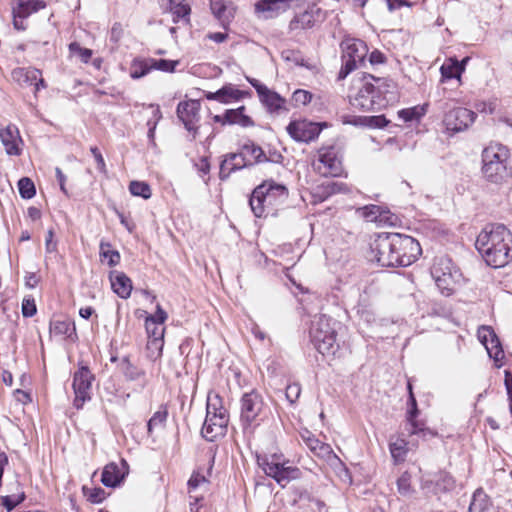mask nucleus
<instances>
[{
  "label": "nucleus",
  "mask_w": 512,
  "mask_h": 512,
  "mask_svg": "<svg viewBox=\"0 0 512 512\" xmlns=\"http://www.w3.org/2000/svg\"><path fill=\"white\" fill-rule=\"evenodd\" d=\"M374 259L382 267H406L421 255L419 242L399 233H379L371 243Z\"/></svg>",
  "instance_id": "1"
},
{
  "label": "nucleus",
  "mask_w": 512,
  "mask_h": 512,
  "mask_svg": "<svg viewBox=\"0 0 512 512\" xmlns=\"http://www.w3.org/2000/svg\"><path fill=\"white\" fill-rule=\"evenodd\" d=\"M475 246L491 267H503L512 260V233L503 224L486 225L477 236Z\"/></svg>",
  "instance_id": "2"
},
{
  "label": "nucleus",
  "mask_w": 512,
  "mask_h": 512,
  "mask_svg": "<svg viewBox=\"0 0 512 512\" xmlns=\"http://www.w3.org/2000/svg\"><path fill=\"white\" fill-rule=\"evenodd\" d=\"M391 88L394 85L387 79L363 73L354 83L356 92L349 95L350 104L364 112L381 110L394 99Z\"/></svg>",
  "instance_id": "3"
},
{
  "label": "nucleus",
  "mask_w": 512,
  "mask_h": 512,
  "mask_svg": "<svg viewBox=\"0 0 512 512\" xmlns=\"http://www.w3.org/2000/svg\"><path fill=\"white\" fill-rule=\"evenodd\" d=\"M229 415L223 406L222 398L218 394H209L206 404V418L201 429L202 436L210 442L227 432Z\"/></svg>",
  "instance_id": "4"
},
{
  "label": "nucleus",
  "mask_w": 512,
  "mask_h": 512,
  "mask_svg": "<svg viewBox=\"0 0 512 512\" xmlns=\"http://www.w3.org/2000/svg\"><path fill=\"white\" fill-rule=\"evenodd\" d=\"M336 321L326 315L315 316L309 335L314 347L322 355H334L338 350Z\"/></svg>",
  "instance_id": "5"
},
{
  "label": "nucleus",
  "mask_w": 512,
  "mask_h": 512,
  "mask_svg": "<svg viewBox=\"0 0 512 512\" xmlns=\"http://www.w3.org/2000/svg\"><path fill=\"white\" fill-rule=\"evenodd\" d=\"M508 150L502 145H490L482 152V173L493 183H500L509 175Z\"/></svg>",
  "instance_id": "6"
},
{
  "label": "nucleus",
  "mask_w": 512,
  "mask_h": 512,
  "mask_svg": "<svg viewBox=\"0 0 512 512\" xmlns=\"http://www.w3.org/2000/svg\"><path fill=\"white\" fill-rule=\"evenodd\" d=\"M268 406L260 392L253 389L240 399V422L244 430L259 426L267 417Z\"/></svg>",
  "instance_id": "7"
},
{
  "label": "nucleus",
  "mask_w": 512,
  "mask_h": 512,
  "mask_svg": "<svg viewBox=\"0 0 512 512\" xmlns=\"http://www.w3.org/2000/svg\"><path fill=\"white\" fill-rule=\"evenodd\" d=\"M342 67L338 79L346 78L352 71L365 64L368 54L366 43L360 39H348L341 43Z\"/></svg>",
  "instance_id": "8"
},
{
  "label": "nucleus",
  "mask_w": 512,
  "mask_h": 512,
  "mask_svg": "<svg viewBox=\"0 0 512 512\" xmlns=\"http://www.w3.org/2000/svg\"><path fill=\"white\" fill-rule=\"evenodd\" d=\"M257 461L264 473L273 478L282 487H285L291 480L300 477L301 472L299 468L287 466L286 463L279 462L275 454L270 457H258Z\"/></svg>",
  "instance_id": "9"
},
{
  "label": "nucleus",
  "mask_w": 512,
  "mask_h": 512,
  "mask_svg": "<svg viewBox=\"0 0 512 512\" xmlns=\"http://www.w3.org/2000/svg\"><path fill=\"white\" fill-rule=\"evenodd\" d=\"M167 318L168 315L160 304L156 306V312L154 314L147 315L145 319V329L148 336V349L157 350L161 353L164 345V323Z\"/></svg>",
  "instance_id": "10"
},
{
  "label": "nucleus",
  "mask_w": 512,
  "mask_h": 512,
  "mask_svg": "<svg viewBox=\"0 0 512 512\" xmlns=\"http://www.w3.org/2000/svg\"><path fill=\"white\" fill-rule=\"evenodd\" d=\"M95 376L90 371L88 366L81 365L74 372L72 388L74 391L73 406L79 410L83 407L84 403L91 400L92 382Z\"/></svg>",
  "instance_id": "11"
},
{
  "label": "nucleus",
  "mask_w": 512,
  "mask_h": 512,
  "mask_svg": "<svg viewBox=\"0 0 512 512\" xmlns=\"http://www.w3.org/2000/svg\"><path fill=\"white\" fill-rule=\"evenodd\" d=\"M477 114L464 107H454L447 110L443 117V124L452 134L468 129L476 120Z\"/></svg>",
  "instance_id": "12"
},
{
  "label": "nucleus",
  "mask_w": 512,
  "mask_h": 512,
  "mask_svg": "<svg viewBox=\"0 0 512 512\" xmlns=\"http://www.w3.org/2000/svg\"><path fill=\"white\" fill-rule=\"evenodd\" d=\"M45 7L46 3L42 0H13L11 9L14 28L18 31L26 30L28 17Z\"/></svg>",
  "instance_id": "13"
},
{
  "label": "nucleus",
  "mask_w": 512,
  "mask_h": 512,
  "mask_svg": "<svg viewBox=\"0 0 512 512\" xmlns=\"http://www.w3.org/2000/svg\"><path fill=\"white\" fill-rule=\"evenodd\" d=\"M200 108V101L193 99L180 102L177 106V116L185 128L192 133L193 140L196 138L199 130L197 123L200 120Z\"/></svg>",
  "instance_id": "14"
},
{
  "label": "nucleus",
  "mask_w": 512,
  "mask_h": 512,
  "mask_svg": "<svg viewBox=\"0 0 512 512\" xmlns=\"http://www.w3.org/2000/svg\"><path fill=\"white\" fill-rule=\"evenodd\" d=\"M286 130L295 141L309 143L319 136L322 127L319 123L298 120L291 121L286 127Z\"/></svg>",
  "instance_id": "15"
},
{
  "label": "nucleus",
  "mask_w": 512,
  "mask_h": 512,
  "mask_svg": "<svg viewBox=\"0 0 512 512\" xmlns=\"http://www.w3.org/2000/svg\"><path fill=\"white\" fill-rule=\"evenodd\" d=\"M305 0H260L255 4V11L260 17L269 19L292 6H299Z\"/></svg>",
  "instance_id": "16"
},
{
  "label": "nucleus",
  "mask_w": 512,
  "mask_h": 512,
  "mask_svg": "<svg viewBox=\"0 0 512 512\" xmlns=\"http://www.w3.org/2000/svg\"><path fill=\"white\" fill-rule=\"evenodd\" d=\"M452 260L448 256H438L434 258L431 267V276L440 289H448L452 280Z\"/></svg>",
  "instance_id": "17"
},
{
  "label": "nucleus",
  "mask_w": 512,
  "mask_h": 512,
  "mask_svg": "<svg viewBox=\"0 0 512 512\" xmlns=\"http://www.w3.org/2000/svg\"><path fill=\"white\" fill-rule=\"evenodd\" d=\"M129 473V466L125 459H121L119 464L115 462L108 463L101 475V482L106 487H117Z\"/></svg>",
  "instance_id": "18"
},
{
  "label": "nucleus",
  "mask_w": 512,
  "mask_h": 512,
  "mask_svg": "<svg viewBox=\"0 0 512 512\" xmlns=\"http://www.w3.org/2000/svg\"><path fill=\"white\" fill-rule=\"evenodd\" d=\"M246 107L244 105L236 109H227L222 115L213 116L215 123L221 125H239L243 128L253 127L255 122L253 119L245 114Z\"/></svg>",
  "instance_id": "19"
},
{
  "label": "nucleus",
  "mask_w": 512,
  "mask_h": 512,
  "mask_svg": "<svg viewBox=\"0 0 512 512\" xmlns=\"http://www.w3.org/2000/svg\"><path fill=\"white\" fill-rule=\"evenodd\" d=\"M262 185H266V204H268L271 210L270 213L274 214V212L277 211L278 206L282 205L287 200L288 189L284 185L278 184L273 180H266Z\"/></svg>",
  "instance_id": "20"
},
{
  "label": "nucleus",
  "mask_w": 512,
  "mask_h": 512,
  "mask_svg": "<svg viewBox=\"0 0 512 512\" xmlns=\"http://www.w3.org/2000/svg\"><path fill=\"white\" fill-rule=\"evenodd\" d=\"M158 3L164 13L172 14L174 23H189L191 8L185 0H158Z\"/></svg>",
  "instance_id": "21"
},
{
  "label": "nucleus",
  "mask_w": 512,
  "mask_h": 512,
  "mask_svg": "<svg viewBox=\"0 0 512 512\" xmlns=\"http://www.w3.org/2000/svg\"><path fill=\"white\" fill-rule=\"evenodd\" d=\"M252 165V162L245 160L243 154H240L239 152L229 153L225 156L220 164L219 177L221 180H225L230 176L231 173Z\"/></svg>",
  "instance_id": "22"
},
{
  "label": "nucleus",
  "mask_w": 512,
  "mask_h": 512,
  "mask_svg": "<svg viewBox=\"0 0 512 512\" xmlns=\"http://www.w3.org/2000/svg\"><path fill=\"white\" fill-rule=\"evenodd\" d=\"M13 78L16 79L20 84H25L34 87V93L36 94L40 88H44V80L40 70L34 68H19L12 72Z\"/></svg>",
  "instance_id": "23"
},
{
  "label": "nucleus",
  "mask_w": 512,
  "mask_h": 512,
  "mask_svg": "<svg viewBox=\"0 0 512 512\" xmlns=\"http://www.w3.org/2000/svg\"><path fill=\"white\" fill-rule=\"evenodd\" d=\"M266 191V185H262L261 183L254 188L249 198L250 208L253 214L258 218L266 217L271 212L268 204H266Z\"/></svg>",
  "instance_id": "24"
},
{
  "label": "nucleus",
  "mask_w": 512,
  "mask_h": 512,
  "mask_svg": "<svg viewBox=\"0 0 512 512\" xmlns=\"http://www.w3.org/2000/svg\"><path fill=\"white\" fill-rule=\"evenodd\" d=\"M258 97L261 104L266 108L268 113L279 114L281 111L288 112V108L286 107V99L277 92L267 88Z\"/></svg>",
  "instance_id": "25"
},
{
  "label": "nucleus",
  "mask_w": 512,
  "mask_h": 512,
  "mask_svg": "<svg viewBox=\"0 0 512 512\" xmlns=\"http://www.w3.org/2000/svg\"><path fill=\"white\" fill-rule=\"evenodd\" d=\"M0 139L5 147L7 154L19 155V143L22 142L19 130L15 125H8L6 128L0 130Z\"/></svg>",
  "instance_id": "26"
},
{
  "label": "nucleus",
  "mask_w": 512,
  "mask_h": 512,
  "mask_svg": "<svg viewBox=\"0 0 512 512\" xmlns=\"http://www.w3.org/2000/svg\"><path fill=\"white\" fill-rule=\"evenodd\" d=\"M320 11V8H311L295 15L289 23V30L301 31L312 28Z\"/></svg>",
  "instance_id": "27"
},
{
  "label": "nucleus",
  "mask_w": 512,
  "mask_h": 512,
  "mask_svg": "<svg viewBox=\"0 0 512 512\" xmlns=\"http://www.w3.org/2000/svg\"><path fill=\"white\" fill-rule=\"evenodd\" d=\"M210 9L223 28H227L234 18L235 9L232 3L228 4L225 0H210Z\"/></svg>",
  "instance_id": "28"
},
{
  "label": "nucleus",
  "mask_w": 512,
  "mask_h": 512,
  "mask_svg": "<svg viewBox=\"0 0 512 512\" xmlns=\"http://www.w3.org/2000/svg\"><path fill=\"white\" fill-rule=\"evenodd\" d=\"M347 192H349V189L345 183L329 179L315 188L313 196L318 198L319 201H324L332 195Z\"/></svg>",
  "instance_id": "29"
},
{
  "label": "nucleus",
  "mask_w": 512,
  "mask_h": 512,
  "mask_svg": "<svg viewBox=\"0 0 512 512\" xmlns=\"http://www.w3.org/2000/svg\"><path fill=\"white\" fill-rule=\"evenodd\" d=\"M408 404L410 405V409L408 410L406 417V430L408 432V435L422 434L423 436H425L428 431L425 428H423L422 424L416 421V417L418 416L419 411L417 408V401L414 396V393H410V396L408 398Z\"/></svg>",
  "instance_id": "30"
},
{
  "label": "nucleus",
  "mask_w": 512,
  "mask_h": 512,
  "mask_svg": "<svg viewBox=\"0 0 512 512\" xmlns=\"http://www.w3.org/2000/svg\"><path fill=\"white\" fill-rule=\"evenodd\" d=\"M319 162L326 169L323 174L331 175L333 177L340 175L342 171L341 161L338 159L332 147L325 149L319 154Z\"/></svg>",
  "instance_id": "31"
},
{
  "label": "nucleus",
  "mask_w": 512,
  "mask_h": 512,
  "mask_svg": "<svg viewBox=\"0 0 512 512\" xmlns=\"http://www.w3.org/2000/svg\"><path fill=\"white\" fill-rule=\"evenodd\" d=\"M111 287L113 291L123 299H127L131 295L132 281L123 272H112L110 274Z\"/></svg>",
  "instance_id": "32"
},
{
  "label": "nucleus",
  "mask_w": 512,
  "mask_h": 512,
  "mask_svg": "<svg viewBox=\"0 0 512 512\" xmlns=\"http://www.w3.org/2000/svg\"><path fill=\"white\" fill-rule=\"evenodd\" d=\"M389 120L384 115L377 116H347L344 123L360 125L371 128H384L389 124Z\"/></svg>",
  "instance_id": "33"
},
{
  "label": "nucleus",
  "mask_w": 512,
  "mask_h": 512,
  "mask_svg": "<svg viewBox=\"0 0 512 512\" xmlns=\"http://www.w3.org/2000/svg\"><path fill=\"white\" fill-rule=\"evenodd\" d=\"M492 508L490 497L482 488L474 491L469 505L468 512H489Z\"/></svg>",
  "instance_id": "34"
},
{
  "label": "nucleus",
  "mask_w": 512,
  "mask_h": 512,
  "mask_svg": "<svg viewBox=\"0 0 512 512\" xmlns=\"http://www.w3.org/2000/svg\"><path fill=\"white\" fill-rule=\"evenodd\" d=\"M219 94L220 103L222 104H230L251 96L250 91L239 90L233 84L224 85L222 88L219 89Z\"/></svg>",
  "instance_id": "35"
},
{
  "label": "nucleus",
  "mask_w": 512,
  "mask_h": 512,
  "mask_svg": "<svg viewBox=\"0 0 512 512\" xmlns=\"http://www.w3.org/2000/svg\"><path fill=\"white\" fill-rule=\"evenodd\" d=\"M389 451L395 464L405 461L408 453V442L404 438L390 439Z\"/></svg>",
  "instance_id": "36"
},
{
  "label": "nucleus",
  "mask_w": 512,
  "mask_h": 512,
  "mask_svg": "<svg viewBox=\"0 0 512 512\" xmlns=\"http://www.w3.org/2000/svg\"><path fill=\"white\" fill-rule=\"evenodd\" d=\"M11 485L16 488V492L1 497L2 505L7 509V511H12L25 499V493L20 482L15 480L11 482Z\"/></svg>",
  "instance_id": "37"
},
{
  "label": "nucleus",
  "mask_w": 512,
  "mask_h": 512,
  "mask_svg": "<svg viewBox=\"0 0 512 512\" xmlns=\"http://www.w3.org/2000/svg\"><path fill=\"white\" fill-rule=\"evenodd\" d=\"M307 448L317 457L323 460H330L332 457L337 458L333 452L331 446L327 443L320 441L315 437L311 443L307 445Z\"/></svg>",
  "instance_id": "38"
},
{
  "label": "nucleus",
  "mask_w": 512,
  "mask_h": 512,
  "mask_svg": "<svg viewBox=\"0 0 512 512\" xmlns=\"http://www.w3.org/2000/svg\"><path fill=\"white\" fill-rule=\"evenodd\" d=\"M168 418V408L166 404L160 405L159 409L152 415L147 422V433L153 434L155 428H163Z\"/></svg>",
  "instance_id": "39"
},
{
  "label": "nucleus",
  "mask_w": 512,
  "mask_h": 512,
  "mask_svg": "<svg viewBox=\"0 0 512 512\" xmlns=\"http://www.w3.org/2000/svg\"><path fill=\"white\" fill-rule=\"evenodd\" d=\"M239 153L243 154L245 160H248V156L252 157L254 159V162H252L253 164L268 161V158L262 148L253 142L244 144Z\"/></svg>",
  "instance_id": "40"
},
{
  "label": "nucleus",
  "mask_w": 512,
  "mask_h": 512,
  "mask_svg": "<svg viewBox=\"0 0 512 512\" xmlns=\"http://www.w3.org/2000/svg\"><path fill=\"white\" fill-rule=\"evenodd\" d=\"M468 61V58H465L461 62L454 61L450 65H442L440 68L442 80L445 79H453L460 78L462 72L464 71V65Z\"/></svg>",
  "instance_id": "41"
},
{
  "label": "nucleus",
  "mask_w": 512,
  "mask_h": 512,
  "mask_svg": "<svg viewBox=\"0 0 512 512\" xmlns=\"http://www.w3.org/2000/svg\"><path fill=\"white\" fill-rule=\"evenodd\" d=\"M490 358H493L498 367L502 366V360L505 357L501 342L497 335L491 338L488 347H485Z\"/></svg>",
  "instance_id": "42"
},
{
  "label": "nucleus",
  "mask_w": 512,
  "mask_h": 512,
  "mask_svg": "<svg viewBox=\"0 0 512 512\" xmlns=\"http://www.w3.org/2000/svg\"><path fill=\"white\" fill-rule=\"evenodd\" d=\"M152 70L150 58L145 60H134L130 68V76L133 79H140Z\"/></svg>",
  "instance_id": "43"
},
{
  "label": "nucleus",
  "mask_w": 512,
  "mask_h": 512,
  "mask_svg": "<svg viewBox=\"0 0 512 512\" xmlns=\"http://www.w3.org/2000/svg\"><path fill=\"white\" fill-rule=\"evenodd\" d=\"M70 57H76L83 63H88L92 57V50L83 48L77 42H72L68 46Z\"/></svg>",
  "instance_id": "44"
},
{
  "label": "nucleus",
  "mask_w": 512,
  "mask_h": 512,
  "mask_svg": "<svg viewBox=\"0 0 512 512\" xmlns=\"http://www.w3.org/2000/svg\"><path fill=\"white\" fill-rule=\"evenodd\" d=\"M100 256L107 259L109 267H114L120 262V254L117 250H112L109 243H100Z\"/></svg>",
  "instance_id": "45"
},
{
  "label": "nucleus",
  "mask_w": 512,
  "mask_h": 512,
  "mask_svg": "<svg viewBox=\"0 0 512 512\" xmlns=\"http://www.w3.org/2000/svg\"><path fill=\"white\" fill-rule=\"evenodd\" d=\"M129 191L133 196H139L143 199H149L152 194L150 186L142 181H131Z\"/></svg>",
  "instance_id": "46"
},
{
  "label": "nucleus",
  "mask_w": 512,
  "mask_h": 512,
  "mask_svg": "<svg viewBox=\"0 0 512 512\" xmlns=\"http://www.w3.org/2000/svg\"><path fill=\"white\" fill-rule=\"evenodd\" d=\"M120 367L125 377L130 381L137 380L141 375H143V372L135 367L128 357H124L121 360Z\"/></svg>",
  "instance_id": "47"
},
{
  "label": "nucleus",
  "mask_w": 512,
  "mask_h": 512,
  "mask_svg": "<svg viewBox=\"0 0 512 512\" xmlns=\"http://www.w3.org/2000/svg\"><path fill=\"white\" fill-rule=\"evenodd\" d=\"M281 55H282V58L287 62L294 63L297 66H302V67H306L309 69L311 68V66L308 64V62L303 57L302 53L298 50H292V49L284 50Z\"/></svg>",
  "instance_id": "48"
},
{
  "label": "nucleus",
  "mask_w": 512,
  "mask_h": 512,
  "mask_svg": "<svg viewBox=\"0 0 512 512\" xmlns=\"http://www.w3.org/2000/svg\"><path fill=\"white\" fill-rule=\"evenodd\" d=\"M150 61L152 65V70H160L168 73L174 72L176 67L179 65L178 60L150 58Z\"/></svg>",
  "instance_id": "49"
},
{
  "label": "nucleus",
  "mask_w": 512,
  "mask_h": 512,
  "mask_svg": "<svg viewBox=\"0 0 512 512\" xmlns=\"http://www.w3.org/2000/svg\"><path fill=\"white\" fill-rule=\"evenodd\" d=\"M18 189L20 196L24 199H31L36 193L35 185L28 177H23L18 181Z\"/></svg>",
  "instance_id": "50"
},
{
  "label": "nucleus",
  "mask_w": 512,
  "mask_h": 512,
  "mask_svg": "<svg viewBox=\"0 0 512 512\" xmlns=\"http://www.w3.org/2000/svg\"><path fill=\"white\" fill-rule=\"evenodd\" d=\"M83 493L89 502L95 504L101 503L107 497L106 491L101 487L87 488L84 486Z\"/></svg>",
  "instance_id": "51"
},
{
  "label": "nucleus",
  "mask_w": 512,
  "mask_h": 512,
  "mask_svg": "<svg viewBox=\"0 0 512 512\" xmlns=\"http://www.w3.org/2000/svg\"><path fill=\"white\" fill-rule=\"evenodd\" d=\"M397 490L402 496H409L412 494L411 474L409 472H403L397 479Z\"/></svg>",
  "instance_id": "52"
},
{
  "label": "nucleus",
  "mask_w": 512,
  "mask_h": 512,
  "mask_svg": "<svg viewBox=\"0 0 512 512\" xmlns=\"http://www.w3.org/2000/svg\"><path fill=\"white\" fill-rule=\"evenodd\" d=\"M436 486L442 491H451L456 486L455 479L447 472H440L436 480Z\"/></svg>",
  "instance_id": "53"
},
{
  "label": "nucleus",
  "mask_w": 512,
  "mask_h": 512,
  "mask_svg": "<svg viewBox=\"0 0 512 512\" xmlns=\"http://www.w3.org/2000/svg\"><path fill=\"white\" fill-rule=\"evenodd\" d=\"M312 94L309 91L298 89L292 95V102L294 106L307 105L312 100Z\"/></svg>",
  "instance_id": "54"
},
{
  "label": "nucleus",
  "mask_w": 512,
  "mask_h": 512,
  "mask_svg": "<svg viewBox=\"0 0 512 512\" xmlns=\"http://www.w3.org/2000/svg\"><path fill=\"white\" fill-rule=\"evenodd\" d=\"M37 308L33 297H25L22 301V314L24 317H32L36 314Z\"/></svg>",
  "instance_id": "55"
},
{
  "label": "nucleus",
  "mask_w": 512,
  "mask_h": 512,
  "mask_svg": "<svg viewBox=\"0 0 512 512\" xmlns=\"http://www.w3.org/2000/svg\"><path fill=\"white\" fill-rule=\"evenodd\" d=\"M46 253L48 254L47 259H51L52 255L55 256L57 242L54 241V232L50 229L45 239Z\"/></svg>",
  "instance_id": "56"
},
{
  "label": "nucleus",
  "mask_w": 512,
  "mask_h": 512,
  "mask_svg": "<svg viewBox=\"0 0 512 512\" xmlns=\"http://www.w3.org/2000/svg\"><path fill=\"white\" fill-rule=\"evenodd\" d=\"M301 393V387L298 383L289 384L286 387L285 395L290 403L296 402Z\"/></svg>",
  "instance_id": "57"
},
{
  "label": "nucleus",
  "mask_w": 512,
  "mask_h": 512,
  "mask_svg": "<svg viewBox=\"0 0 512 512\" xmlns=\"http://www.w3.org/2000/svg\"><path fill=\"white\" fill-rule=\"evenodd\" d=\"M495 335L494 330L488 326H484L478 331V338L485 347H488L490 339L495 337Z\"/></svg>",
  "instance_id": "58"
},
{
  "label": "nucleus",
  "mask_w": 512,
  "mask_h": 512,
  "mask_svg": "<svg viewBox=\"0 0 512 512\" xmlns=\"http://www.w3.org/2000/svg\"><path fill=\"white\" fill-rule=\"evenodd\" d=\"M399 118H401L404 122H411L413 120H416L420 117V114L416 107L414 108H408V109H402L398 112Z\"/></svg>",
  "instance_id": "59"
},
{
  "label": "nucleus",
  "mask_w": 512,
  "mask_h": 512,
  "mask_svg": "<svg viewBox=\"0 0 512 512\" xmlns=\"http://www.w3.org/2000/svg\"><path fill=\"white\" fill-rule=\"evenodd\" d=\"M90 151L96 161V164H97V169L102 172V173H106V164H105V160L100 152V150L97 148V147H91L90 148Z\"/></svg>",
  "instance_id": "60"
},
{
  "label": "nucleus",
  "mask_w": 512,
  "mask_h": 512,
  "mask_svg": "<svg viewBox=\"0 0 512 512\" xmlns=\"http://www.w3.org/2000/svg\"><path fill=\"white\" fill-rule=\"evenodd\" d=\"M364 216L370 221H376L380 214V207L377 205H369L363 208Z\"/></svg>",
  "instance_id": "61"
},
{
  "label": "nucleus",
  "mask_w": 512,
  "mask_h": 512,
  "mask_svg": "<svg viewBox=\"0 0 512 512\" xmlns=\"http://www.w3.org/2000/svg\"><path fill=\"white\" fill-rule=\"evenodd\" d=\"M371 65L383 64L386 62V56L379 50H373L369 55Z\"/></svg>",
  "instance_id": "62"
},
{
  "label": "nucleus",
  "mask_w": 512,
  "mask_h": 512,
  "mask_svg": "<svg viewBox=\"0 0 512 512\" xmlns=\"http://www.w3.org/2000/svg\"><path fill=\"white\" fill-rule=\"evenodd\" d=\"M203 482H206L205 476L199 473H194L188 480L189 489H196Z\"/></svg>",
  "instance_id": "63"
},
{
  "label": "nucleus",
  "mask_w": 512,
  "mask_h": 512,
  "mask_svg": "<svg viewBox=\"0 0 512 512\" xmlns=\"http://www.w3.org/2000/svg\"><path fill=\"white\" fill-rule=\"evenodd\" d=\"M389 11L400 9L403 6L411 7L412 4L406 0H386Z\"/></svg>",
  "instance_id": "64"
}]
</instances>
